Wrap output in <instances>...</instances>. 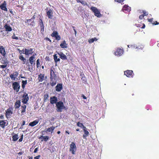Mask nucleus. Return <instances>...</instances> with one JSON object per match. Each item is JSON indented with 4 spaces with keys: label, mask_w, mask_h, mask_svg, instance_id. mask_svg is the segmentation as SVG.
<instances>
[{
    "label": "nucleus",
    "mask_w": 159,
    "mask_h": 159,
    "mask_svg": "<svg viewBox=\"0 0 159 159\" xmlns=\"http://www.w3.org/2000/svg\"><path fill=\"white\" fill-rule=\"evenodd\" d=\"M20 103L21 102L20 100L16 101L15 103L14 106L15 109H18L20 107Z\"/></svg>",
    "instance_id": "nucleus-27"
},
{
    "label": "nucleus",
    "mask_w": 159,
    "mask_h": 159,
    "mask_svg": "<svg viewBox=\"0 0 159 159\" xmlns=\"http://www.w3.org/2000/svg\"><path fill=\"white\" fill-rule=\"evenodd\" d=\"M23 134H22V135L20 136V138L19 140V142H21L23 140Z\"/></svg>",
    "instance_id": "nucleus-44"
},
{
    "label": "nucleus",
    "mask_w": 159,
    "mask_h": 159,
    "mask_svg": "<svg viewBox=\"0 0 159 159\" xmlns=\"http://www.w3.org/2000/svg\"><path fill=\"white\" fill-rule=\"evenodd\" d=\"M70 151L72 154H74L76 151V146L74 142H72L70 145Z\"/></svg>",
    "instance_id": "nucleus-6"
},
{
    "label": "nucleus",
    "mask_w": 159,
    "mask_h": 159,
    "mask_svg": "<svg viewBox=\"0 0 159 159\" xmlns=\"http://www.w3.org/2000/svg\"><path fill=\"white\" fill-rule=\"evenodd\" d=\"M83 131L84 134L83 135V138L84 139H86V137L89 135V133L87 130Z\"/></svg>",
    "instance_id": "nucleus-34"
},
{
    "label": "nucleus",
    "mask_w": 159,
    "mask_h": 159,
    "mask_svg": "<svg viewBox=\"0 0 159 159\" xmlns=\"http://www.w3.org/2000/svg\"><path fill=\"white\" fill-rule=\"evenodd\" d=\"M123 11L124 12L127 11L129 12L130 11V7L127 5H125L122 8Z\"/></svg>",
    "instance_id": "nucleus-24"
},
{
    "label": "nucleus",
    "mask_w": 159,
    "mask_h": 159,
    "mask_svg": "<svg viewBox=\"0 0 159 159\" xmlns=\"http://www.w3.org/2000/svg\"><path fill=\"white\" fill-rule=\"evenodd\" d=\"M63 88L62 84L61 83L58 84L55 87L56 91L59 92L61 91Z\"/></svg>",
    "instance_id": "nucleus-13"
},
{
    "label": "nucleus",
    "mask_w": 159,
    "mask_h": 159,
    "mask_svg": "<svg viewBox=\"0 0 159 159\" xmlns=\"http://www.w3.org/2000/svg\"><path fill=\"white\" fill-rule=\"evenodd\" d=\"M6 120H0V126L2 128H4L6 126Z\"/></svg>",
    "instance_id": "nucleus-30"
},
{
    "label": "nucleus",
    "mask_w": 159,
    "mask_h": 159,
    "mask_svg": "<svg viewBox=\"0 0 159 159\" xmlns=\"http://www.w3.org/2000/svg\"><path fill=\"white\" fill-rule=\"evenodd\" d=\"M22 98L21 100L22 102L24 104H26L29 98L28 94L25 93L22 95Z\"/></svg>",
    "instance_id": "nucleus-4"
},
{
    "label": "nucleus",
    "mask_w": 159,
    "mask_h": 159,
    "mask_svg": "<svg viewBox=\"0 0 159 159\" xmlns=\"http://www.w3.org/2000/svg\"><path fill=\"white\" fill-rule=\"evenodd\" d=\"M82 128H83V131L87 130V128L84 125H83Z\"/></svg>",
    "instance_id": "nucleus-55"
},
{
    "label": "nucleus",
    "mask_w": 159,
    "mask_h": 159,
    "mask_svg": "<svg viewBox=\"0 0 159 159\" xmlns=\"http://www.w3.org/2000/svg\"><path fill=\"white\" fill-rule=\"evenodd\" d=\"M60 46L62 48H66L67 47V44L65 40H64L60 44Z\"/></svg>",
    "instance_id": "nucleus-22"
},
{
    "label": "nucleus",
    "mask_w": 159,
    "mask_h": 159,
    "mask_svg": "<svg viewBox=\"0 0 159 159\" xmlns=\"http://www.w3.org/2000/svg\"><path fill=\"white\" fill-rule=\"evenodd\" d=\"M56 75L54 70L53 68H51L50 70V79H56Z\"/></svg>",
    "instance_id": "nucleus-10"
},
{
    "label": "nucleus",
    "mask_w": 159,
    "mask_h": 159,
    "mask_svg": "<svg viewBox=\"0 0 159 159\" xmlns=\"http://www.w3.org/2000/svg\"><path fill=\"white\" fill-rule=\"evenodd\" d=\"M94 13L95 15L97 16H98L100 14V12L98 10H97L95 12H94Z\"/></svg>",
    "instance_id": "nucleus-39"
},
{
    "label": "nucleus",
    "mask_w": 159,
    "mask_h": 159,
    "mask_svg": "<svg viewBox=\"0 0 159 159\" xmlns=\"http://www.w3.org/2000/svg\"><path fill=\"white\" fill-rule=\"evenodd\" d=\"M23 153V152H20L19 153H18V154L19 155H22Z\"/></svg>",
    "instance_id": "nucleus-61"
},
{
    "label": "nucleus",
    "mask_w": 159,
    "mask_h": 159,
    "mask_svg": "<svg viewBox=\"0 0 159 159\" xmlns=\"http://www.w3.org/2000/svg\"><path fill=\"white\" fill-rule=\"evenodd\" d=\"M18 75V73L17 71H15L13 74L10 75V77L12 80H15L16 78Z\"/></svg>",
    "instance_id": "nucleus-14"
},
{
    "label": "nucleus",
    "mask_w": 159,
    "mask_h": 159,
    "mask_svg": "<svg viewBox=\"0 0 159 159\" xmlns=\"http://www.w3.org/2000/svg\"><path fill=\"white\" fill-rule=\"evenodd\" d=\"M35 55H36V53H35L33 56L30 57L29 59L30 63L31 65L34 64V65H35V60H34V56Z\"/></svg>",
    "instance_id": "nucleus-16"
},
{
    "label": "nucleus",
    "mask_w": 159,
    "mask_h": 159,
    "mask_svg": "<svg viewBox=\"0 0 159 159\" xmlns=\"http://www.w3.org/2000/svg\"><path fill=\"white\" fill-rule=\"evenodd\" d=\"M13 108L12 107H9L5 111V116L8 119L10 118V116L13 113Z\"/></svg>",
    "instance_id": "nucleus-3"
},
{
    "label": "nucleus",
    "mask_w": 159,
    "mask_h": 159,
    "mask_svg": "<svg viewBox=\"0 0 159 159\" xmlns=\"http://www.w3.org/2000/svg\"><path fill=\"white\" fill-rule=\"evenodd\" d=\"M33 52V49L30 48L29 49L25 48V52H23V53L26 55H28L29 54H32Z\"/></svg>",
    "instance_id": "nucleus-17"
},
{
    "label": "nucleus",
    "mask_w": 159,
    "mask_h": 159,
    "mask_svg": "<svg viewBox=\"0 0 159 159\" xmlns=\"http://www.w3.org/2000/svg\"><path fill=\"white\" fill-rule=\"evenodd\" d=\"M27 84V81L26 80H23L22 81V89H24L25 88V85Z\"/></svg>",
    "instance_id": "nucleus-36"
},
{
    "label": "nucleus",
    "mask_w": 159,
    "mask_h": 159,
    "mask_svg": "<svg viewBox=\"0 0 159 159\" xmlns=\"http://www.w3.org/2000/svg\"><path fill=\"white\" fill-rule=\"evenodd\" d=\"M143 14L142 15H144V16H147L148 15V13L147 12L145 11H143Z\"/></svg>",
    "instance_id": "nucleus-47"
},
{
    "label": "nucleus",
    "mask_w": 159,
    "mask_h": 159,
    "mask_svg": "<svg viewBox=\"0 0 159 159\" xmlns=\"http://www.w3.org/2000/svg\"><path fill=\"white\" fill-rule=\"evenodd\" d=\"M7 4L6 2L4 1V2L0 6V8L2 10L7 11Z\"/></svg>",
    "instance_id": "nucleus-15"
},
{
    "label": "nucleus",
    "mask_w": 159,
    "mask_h": 159,
    "mask_svg": "<svg viewBox=\"0 0 159 159\" xmlns=\"http://www.w3.org/2000/svg\"><path fill=\"white\" fill-rule=\"evenodd\" d=\"M4 28H5V30L7 31L10 32L12 29V28L10 26L7 24H6L4 26Z\"/></svg>",
    "instance_id": "nucleus-23"
},
{
    "label": "nucleus",
    "mask_w": 159,
    "mask_h": 159,
    "mask_svg": "<svg viewBox=\"0 0 159 159\" xmlns=\"http://www.w3.org/2000/svg\"><path fill=\"white\" fill-rule=\"evenodd\" d=\"M26 106L25 105L22 106L21 107V113L22 114H23L26 111Z\"/></svg>",
    "instance_id": "nucleus-35"
},
{
    "label": "nucleus",
    "mask_w": 159,
    "mask_h": 159,
    "mask_svg": "<svg viewBox=\"0 0 159 159\" xmlns=\"http://www.w3.org/2000/svg\"><path fill=\"white\" fill-rule=\"evenodd\" d=\"M123 52L124 51L123 49L120 48H117L115 52V54L116 55L120 56L123 54Z\"/></svg>",
    "instance_id": "nucleus-11"
},
{
    "label": "nucleus",
    "mask_w": 159,
    "mask_h": 159,
    "mask_svg": "<svg viewBox=\"0 0 159 159\" xmlns=\"http://www.w3.org/2000/svg\"><path fill=\"white\" fill-rule=\"evenodd\" d=\"M0 118L1 119H3L4 118V116L3 115H1L0 116Z\"/></svg>",
    "instance_id": "nucleus-60"
},
{
    "label": "nucleus",
    "mask_w": 159,
    "mask_h": 159,
    "mask_svg": "<svg viewBox=\"0 0 159 159\" xmlns=\"http://www.w3.org/2000/svg\"><path fill=\"white\" fill-rule=\"evenodd\" d=\"M35 17H35V15H34L32 16V17L31 18V19H32V20L33 19H35Z\"/></svg>",
    "instance_id": "nucleus-62"
},
{
    "label": "nucleus",
    "mask_w": 159,
    "mask_h": 159,
    "mask_svg": "<svg viewBox=\"0 0 159 159\" xmlns=\"http://www.w3.org/2000/svg\"><path fill=\"white\" fill-rule=\"evenodd\" d=\"M77 126L81 128L82 127V126H83V125L82 123H81L79 122H78L77 123Z\"/></svg>",
    "instance_id": "nucleus-40"
},
{
    "label": "nucleus",
    "mask_w": 159,
    "mask_h": 159,
    "mask_svg": "<svg viewBox=\"0 0 159 159\" xmlns=\"http://www.w3.org/2000/svg\"><path fill=\"white\" fill-rule=\"evenodd\" d=\"M81 79L82 80H83L84 81H86V79L85 78V77L84 76L83 77H81Z\"/></svg>",
    "instance_id": "nucleus-56"
},
{
    "label": "nucleus",
    "mask_w": 159,
    "mask_h": 159,
    "mask_svg": "<svg viewBox=\"0 0 159 159\" xmlns=\"http://www.w3.org/2000/svg\"><path fill=\"white\" fill-rule=\"evenodd\" d=\"M39 25L40 26V32L42 33H43L44 31V26L43 21L41 18H39Z\"/></svg>",
    "instance_id": "nucleus-9"
},
{
    "label": "nucleus",
    "mask_w": 159,
    "mask_h": 159,
    "mask_svg": "<svg viewBox=\"0 0 159 159\" xmlns=\"http://www.w3.org/2000/svg\"><path fill=\"white\" fill-rule=\"evenodd\" d=\"M48 93L45 94L44 95L43 101L44 102H46L48 98Z\"/></svg>",
    "instance_id": "nucleus-38"
},
{
    "label": "nucleus",
    "mask_w": 159,
    "mask_h": 159,
    "mask_svg": "<svg viewBox=\"0 0 159 159\" xmlns=\"http://www.w3.org/2000/svg\"><path fill=\"white\" fill-rule=\"evenodd\" d=\"M98 39L97 38L95 37L92 39H89L88 42L89 43H93L95 41H96Z\"/></svg>",
    "instance_id": "nucleus-37"
},
{
    "label": "nucleus",
    "mask_w": 159,
    "mask_h": 159,
    "mask_svg": "<svg viewBox=\"0 0 159 159\" xmlns=\"http://www.w3.org/2000/svg\"><path fill=\"white\" fill-rule=\"evenodd\" d=\"M55 127L53 126H51L50 127L48 128L46 130V132H51V133H53V131L55 129Z\"/></svg>",
    "instance_id": "nucleus-29"
},
{
    "label": "nucleus",
    "mask_w": 159,
    "mask_h": 159,
    "mask_svg": "<svg viewBox=\"0 0 159 159\" xmlns=\"http://www.w3.org/2000/svg\"><path fill=\"white\" fill-rule=\"evenodd\" d=\"M40 66V63L39 59H38L36 61V66L37 67H39Z\"/></svg>",
    "instance_id": "nucleus-41"
},
{
    "label": "nucleus",
    "mask_w": 159,
    "mask_h": 159,
    "mask_svg": "<svg viewBox=\"0 0 159 159\" xmlns=\"http://www.w3.org/2000/svg\"><path fill=\"white\" fill-rule=\"evenodd\" d=\"M0 53L4 57H5L6 55L5 48L3 46H0Z\"/></svg>",
    "instance_id": "nucleus-18"
},
{
    "label": "nucleus",
    "mask_w": 159,
    "mask_h": 159,
    "mask_svg": "<svg viewBox=\"0 0 159 159\" xmlns=\"http://www.w3.org/2000/svg\"><path fill=\"white\" fill-rule=\"evenodd\" d=\"M35 22L34 21H33L30 23V25L32 26H34L35 25Z\"/></svg>",
    "instance_id": "nucleus-48"
},
{
    "label": "nucleus",
    "mask_w": 159,
    "mask_h": 159,
    "mask_svg": "<svg viewBox=\"0 0 159 159\" xmlns=\"http://www.w3.org/2000/svg\"><path fill=\"white\" fill-rule=\"evenodd\" d=\"M39 138L41 139V141H43V140L45 141H47L48 140L49 138V137L47 136H43L41 135Z\"/></svg>",
    "instance_id": "nucleus-25"
},
{
    "label": "nucleus",
    "mask_w": 159,
    "mask_h": 159,
    "mask_svg": "<svg viewBox=\"0 0 159 159\" xmlns=\"http://www.w3.org/2000/svg\"><path fill=\"white\" fill-rule=\"evenodd\" d=\"M53 58L54 62L56 64V66L57 62L60 61V59L59 58H57V57L56 54L53 55Z\"/></svg>",
    "instance_id": "nucleus-32"
},
{
    "label": "nucleus",
    "mask_w": 159,
    "mask_h": 159,
    "mask_svg": "<svg viewBox=\"0 0 159 159\" xmlns=\"http://www.w3.org/2000/svg\"><path fill=\"white\" fill-rule=\"evenodd\" d=\"M144 15H143L142 14V15H140L139 16V18L141 19V20H142V19H143V18H144Z\"/></svg>",
    "instance_id": "nucleus-52"
},
{
    "label": "nucleus",
    "mask_w": 159,
    "mask_h": 159,
    "mask_svg": "<svg viewBox=\"0 0 159 159\" xmlns=\"http://www.w3.org/2000/svg\"><path fill=\"white\" fill-rule=\"evenodd\" d=\"M52 37H55L57 41L60 40L61 39V37L57 31H54L51 34Z\"/></svg>",
    "instance_id": "nucleus-7"
},
{
    "label": "nucleus",
    "mask_w": 159,
    "mask_h": 159,
    "mask_svg": "<svg viewBox=\"0 0 159 159\" xmlns=\"http://www.w3.org/2000/svg\"><path fill=\"white\" fill-rule=\"evenodd\" d=\"M58 54L60 56V58L63 60H66L67 59L66 56L63 52H61L58 53Z\"/></svg>",
    "instance_id": "nucleus-21"
},
{
    "label": "nucleus",
    "mask_w": 159,
    "mask_h": 159,
    "mask_svg": "<svg viewBox=\"0 0 159 159\" xmlns=\"http://www.w3.org/2000/svg\"><path fill=\"white\" fill-rule=\"evenodd\" d=\"M12 38L13 39H15L16 40H18L19 39L18 37L15 36L14 34V35L13 36H12Z\"/></svg>",
    "instance_id": "nucleus-43"
},
{
    "label": "nucleus",
    "mask_w": 159,
    "mask_h": 159,
    "mask_svg": "<svg viewBox=\"0 0 159 159\" xmlns=\"http://www.w3.org/2000/svg\"><path fill=\"white\" fill-rule=\"evenodd\" d=\"M91 9L94 12H95L97 10H98L96 8L94 7H91Z\"/></svg>",
    "instance_id": "nucleus-42"
},
{
    "label": "nucleus",
    "mask_w": 159,
    "mask_h": 159,
    "mask_svg": "<svg viewBox=\"0 0 159 159\" xmlns=\"http://www.w3.org/2000/svg\"><path fill=\"white\" fill-rule=\"evenodd\" d=\"M153 18H152L150 19H148V21L152 23V21H153Z\"/></svg>",
    "instance_id": "nucleus-51"
},
{
    "label": "nucleus",
    "mask_w": 159,
    "mask_h": 159,
    "mask_svg": "<svg viewBox=\"0 0 159 159\" xmlns=\"http://www.w3.org/2000/svg\"><path fill=\"white\" fill-rule=\"evenodd\" d=\"M53 12L52 10L50 9L47 12V16L49 19H52L53 16Z\"/></svg>",
    "instance_id": "nucleus-19"
},
{
    "label": "nucleus",
    "mask_w": 159,
    "mask_h": 159,
    "mask_svg": "<svg viewBox=\"0 0 159 159\" xmlns=\"http://www.w3.org/2000/svg\"><path fill=\"white\" fill-rule=\"evenodd\" d=\"M124 73L125 75L128 77H133L134 75L133 71L132 70H127L125 71Z\"/></svg>",
    "instance_id": "nucleus-8"
},
{
    "label": "nucleus",
    "mask_w": 159,
    "mask_h": 159,
    "mask_svg": "<svg viewBox=\"0 0 159 159\" xmlns=\"http://www.w3.org/2000/svg\"><path fill=\"white\" fill-rule=\"evenodd\" d=\"M1 63L3 65H0V68L2 69H5L9 66V62L6 58H4V59H3L0 61Z\"/></svg>",
    "instance_id": "nucleus-2"
},
{
    "label": "nucleus",
    "mask_w": 159,
    "mask_h": 159,
    "mask_svg": "<svg viewBox=\"0 0 159 159\" xmlns=\"http://www.w3.org/2000/svg\"><path fill=\"white\" fill-rule=\"evenodd\" d=\"M152 23L153 25H157L159 24V23H158L157 21H155L153 23Z\"/></svg>",
    "instance_id": "nucleus-50"
},
{
    "label": "nucleus",
    "mask_w": 159,
    "mask_h": 159,
    "mask_svg": "<svg viewBox=\"0 0 159 159\" xmlns=\"http://www.w3.org/2000/svg\"><path fill=\"white\" fill-rule=\"evenodd\" d=\"M38 150V148H36L34 150V153H36L37 152V151Z\"/></svg>",
    "instance_id": "nucleus-58"
},
{
    "label": "nucleus",
    "mask_w": 159,
    "mask_h": 159,
    "mask_svg": "<svg viewBox=\"0 0 159 159\" xmlns=\"http://www.w3.org/2000/svg\"><path fill=\"white\" fill-rule=\"evenodd\" d=\"M45 39L49 41L50 43H51L52 41L48 37H46L45 38Z\"/></svg>",
    "instance_id": "nucleus-49"
},
{
    "label": "nucleus",
    "mask_w": 159,
    "mask_h": 159,
    "mask_svg": "<svg viewBox=\"0 0 159 159\" xmlns=\"http://www.w3.org/2000/svg\"><path fill=\"white\" fill-rule=\"evenodd\" d=\"M56 106L57 108V111L58 112H61L63 110L66 108L63 103L61 101L57 102Z\"/></svg>",
    "instance_id": "nucleus-1"
},
{
    "label": "nucleus",
    "mask_w": 159,
    "mask_h": 159,
    "mask_svg": "<svg viewBox=\"0 0 159 159\" xmlns=\"http://www.w3.org/2000/svg\"><path fill=\"white\" fill-rule=\"evenodd\" d=\"M145 25L144 24H143V25L142 27V29H144L145 28Z\"/></svg>",
    "instance_id": "nucleus-64"
},
{
    "label": "nucleus",
    "mask_w": 159,
    "mask_h": 159,
    "mask_svg": "<svg viewBox=\"0 0 159 159\" xmlns=\"http://www.w3.org/2000/svg\"><path fill=\"white\" fill-rule=\"evenodd\" d=\"M19 58L21 61H22V64H25L26 62V59L23 57L22 55H20L19 57Z\"/></svg>",
    "instance_id": "nucleus-33"
},
{
    "label": "nucleus",
    "mask_w": 159,
    "mask_h": 159,
    "mask_svg": "<svg viewBox=\"0 0 159 159\" xmlns=\"http://www.w3.org/2000/svg\"><path fill=\"white\" fill-rule=\"evenodd\" d=\"M46 132V131L43 130L41 131V133L43 135L45 134V132Z\"/></svg>",
    "instance_id": "nucleus-57"
},
{
    "label": "nucleus",
    "mask_w": 159,
    "mask_h": 159,
    "mask_svg": "<svg viewBox=\"0 0 159 159\" xmlns=\"http://www.w3.org/2000/svg\"><path fill=\"white\" fill-rule=\"evenodd\" d=\"M44 74H40L38 76V80L39 82H42L44 80Z\"/></svg>",
    "instance_id": "nucleus-26"
},
{
    "label": "nucleus",
    "mask_w": 159,
    "mask_h": 159,
    "mask_svg": "<svg viewBox=\"0 0 159 159\" xmlns=\"http://www.w3.org/2000/svg\"><path fill=\"white\" fill-rule=\"evenodd\" d=\"M39 122V121L38 120H35L33 122H30L29 124V125L33 127L37 124Z\"/></svg>",
    "instance_id": "nucleus-28"
},
{
    "label": "nucleus",
    "mask_w": 159,
    "mask_h": 159,
    "mask_svg": "<svg viewBox=\"0 0 159 159\" xmlns=\"http://www.w3.org/2000/svg\"><path fill=\"white\" fill-rule=\"evenodd\" d=\"M80 3L83 5H87V3L86 2H85V1H81V2H80Z\"/></svg>",
    "instance_id": "nucleus-46"
},
{
    "label": "nucleus",
    "mask_w": 159,
    "mask_h": 159,
    "mask_svg": "<svg viewBox=\"0 0 159 159\" xmlns=\"http://www.w3.org/2000/svg\"><path fill=\"white\" fill-rule=\"evenodd\" d=\"M18 136L17 134H14L12 135V139L13 141H16L18 140Z\"/></svg>",
    "instance_id": "nucleus-31"
},
{
    "label": "nucleus",
    "mask_w": 159,
    "mask_h": 159,
    "mask_svg": "<svg viewBox=\"0 0 159 159\" xmlns=\"http://www.w3.org/2000/svg\"><path fill=\"white\" fill-rule=\"evenodd\" d=\"M124 0H114L115 2H116L119 3H121L124 1Z\"/></svg>",
    "instance_id": "nucleus-45"
},
{
    "label": "nucleus",
    "mask_w": 159,
    "mask_h": 159,
    "mask_svg": "<svg viewBox=\"0 0 159 159\" xmlns=\"http://www.w3.org/2000/svg\"><path fill=\"white\" fill-rule=\"evenodd\" d=\"M12 86L13 89L16 92H18L19 91L20 86L18 82H14L12 84Z\"/></svg>",
    "instance_id": "nucleus-5"
},
{
    "label": "nucleus",
    "mask_w": 159,
    "mask_h": 159,
    "mask_svg": "<svg viewBox=\"0 0 159 159\" xmlns=\"http://www.w3.org/2000/svg\"><path fill=\"white\" fill-rule=\"evenodd\" d=\"M50 79V84L51 86L53 87L57 83L56 79Z\"/></svg>",
    "instance_id": "nucleus-20"
},
{
    "label": "nucleus",
    "mask_w": 159,
    "mask_h": 159,
    "mask_svg": "<svg viewBox=\"0 0 159 159\" xmlns=\"http://www.w3.org/2000/svg\"><path fill=\"white\" fill-rule=\"evenodd\" d=\"M82 97L84 99H86L87 98L84 95H82Z\"/></svg>",
    "instance_id": "nucleus-59"
},
{
    "label": "nucleus",
    "mask_w": 159,
    "mask_h": 159,
    "mask_svg": "<svg viewBox=\"0 0 159 159\" xmlns=\"http://www.w3.org/2000/svg\"><path fill=\"white\" fill-rule=\"evenodd\" d=\"M40 157V155H39L36 157H34V159H39V158Z\"/></svg>",
    "instance_id": "nucleus-53"
},
{
    "label": "nucleus",
    "mask_w": 159,
    "mask_h": 159,
    "mask_svg": "<svg viewBox=\"0 0 159 159\" xmlns=\"http://www.w3.org/2000/svg\"><path fill=\"white\" fill-rule=\"evenodd\" d=\"M50 103L52 104H54L57 103L58 100L56 96H53L52 97H51L50 98Z\"/></svg>",
    "instance_id": "nucleus-12"
},
{
    "label": "nucleus",
    "mask_w": 159,
    "mask_h": 159,
    "mask_svg": "<svg viewBox=\"0 0 159 159\" xmlns=\"http://www.w3.org/2000/svg\"><path fill=\"white\" fill-rule=\"evenodd\" d=\"M80 75L82 77H83L84 76V75L83 73H81Z\"/></svg>",
    "instance_id": "nucleus-63"
},
{
    "label": "nucleus",
    "mask_w": 159,
    "mask_h": 159,
    "mask_svg": "<svg viewBox=\"0 0 159 159\" xmlns=\"http://www.w3.org/2000/svg\"><path fill=\"white\" fill-rule=\"evenodd\" d=\"M32 20V19H31V18L30 19L27 20H26V21H25V23H27L28 22L31 21Z\"/></svg>",
    "instance_id": "nucleus-54"
}]
</instances>
